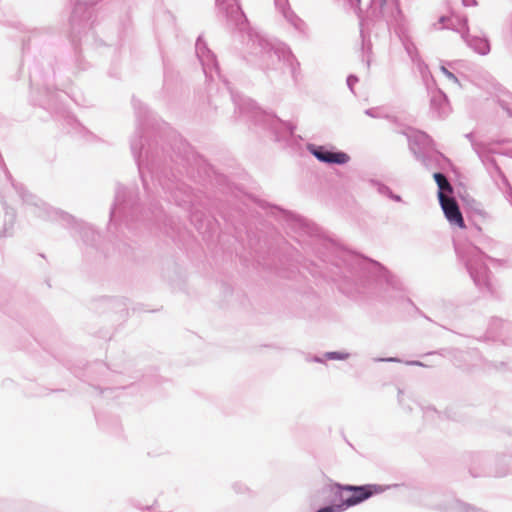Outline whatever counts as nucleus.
<instances>
[{"instance_id":"1","label":"nucleus","mask_w":512,"mask_h":512,"mask_svg":"<svg viewBox=\"0 0 512 512\" xmlns=\"http://www.w3.org/2000/svg\"><path fill=\"white\" fill-rule=\"evenodd\" d=\"M137 127L130 140V148L141 179L144 200L137 188L117 183L114 202L110 208L108 230L119 231L122 226L133 230L138 224L154 223L165 226L172 224L159 205L154 191L155 182L175 205L188 212L190 222L201 233L206 212H209L208 198L201 191L178 178L172 164L182 167L189 179L204 184L212 172L211 166L190 144L175 131L169 130L164 141L154 127L151 112L139 99L132 98Z\"/></svg>"},{"instance_id":"2","label":"nucleus","mask_w":512,"mask_h":512,"mask_svg":"<svg viewBox=\"0 0 512 512\" xmlns=\"http://www.w3.org/2000/svg\"><path fill=\"white\" fill-rule=\"evenodd\" d=\"M271 213L283 220L287 226L303 239V250L311 252L327 265L333 280L342 278L347 282L363 286L375 283L386 285L397 293L403 284L380 262L349 251L320 233L319 227L291 211L277 205L270 206Z\"/></svg>"},{"instance_id":"3","label":"nucleus","mask_w":512,"mask_h":512,"mask_svg":"<svg viewBox=\"0 0 512 512\" xmlns=\"http://www.w3.org/2000/svg\"><path fill=\"white\" fill-rule=\"evenodd\" d=\"M195 52L206 78L208 104L215 111L224 103L231 102L235 112L269 131L276 142L288 141L294 135L296 127L291 122L262 110L254 100L233 92L228 80L220 73L215 53L209 49L202 35L196 39Z\"/></svg>"},{"instance_id":"4","label":"nucleus","mask_w":512,"mask_h":512,"mask_svg":"<svg viewBox=\"0 0 512 512\" xmlns=\"http://www.w3.org/2000/svg\"><path fill=\"white\" fill-rule=\"evenodd\" d=\"M216 7L227 24L239 31H247L248 61L262 70H274L280 63L290 69L293 81L300 77V62L291 49L284 43L269 39L264 34L249 28L246 14L241 8L240 0H216Z\"/></svg>"},{"instance_id":"5","label":"nucleus","mask_w":512,"mask_h":512,"mask_svg":"<svg viewBox=\"0 0 512 512\" xmlns=\"http://www.w3.org/2000/svg\"><path fill=\"white\" fill-rule=\"evenodd\" d=\"M409 149L414 157L428 170L438 169L433 173L437 184L438 201L445 199L444 193H452L453 187L442 171L451 167V161L435 146L434 140L424 131L409 128L404 132Z\"/></svg>"},{"instance_id":"6","label":"nucleus","mask_w":512,"mask_h":512,"mask_svg":"<svg viewBox=\"0 0 512 512\" xmlns=\"http://www.w3.org/2000/svg\"><path fill=\"white\" fill-rule=\"evenodd\" d=\"M55 75L52 58L35 59L29 64L30 101L51 115L62 112L60 95L52 89Z\"/></svg>"},{"instance_id":"7","label":"nucleus","mask_w":512,"mask_h":512,"mask_svg":"<svg viewBox=\"0 0 512 512\" xmlns=\"http://www.w3.org/2000/svg\"><path fill=\"white\" fill-rule=\"evenodd\" d=\"M459 261L465 266L475 286L484 294L494 296L497 293V281L487 266L486 261L498 262L484 253L479 247L470 243H454Z\"/></svg>"},{"instance_id":"8","label":"nucleus","mask_w":512,"mask_h":512,"mask_svg":"<svg viewBox=\"0 0 512 512\" xmlns=\"http://www.w3.org/2000/svg\"><path fill=\"white\" fill-rule=\"evenodd\" d=\"M390 485L381 484H342L334 483L329 490L333 493L334 500L338 503H330L318 508L315 512H344L367 501L371 497L381 494L390 489Z\"/></svg>"},{"instance_id":"9","label":"nucleus","mask_w":512,"mask_h":512,"mask_svg":"<svg viewBox=\"0 0 512 512\" xmlns=\"http://www.w3.org/2000/svg\"><path fill=\"white\" fill-rule=\"evenodd\" d=\"M497 152L492 149V152H488L486 155H482L480 161L485 167L491 180L497 186V188L504 194L505 198L512 204V186L506 177L505 173L494 158V154Z\"/></svg>"},{"instance_id":"10","label":"nucleus","mask_w":512,"mask_h":512,"mask_svg":"<svg viewBox=\"0 0 512 512\" xmlns=\"http://www.w3.org/2000/svg\"><path fill=\"white\" fill-rule=\"evenodd\" d=\"M307 151L319 162L327 165H345L350 161V156L332 145H317L308 143Z\"/></svg>"},{"instance_id":"11","label":"nucleus","mask_w":512,"mask_h":512,"mask_svg":"<svg viewBox=\"0 0 512 512\" xmlns=\"http://www.w3.org/2000/svg\"><path fill=\"white\" fill-rule=\"evenodd\" d=\"M461 25V38L465 44L472 49L475 53L485 56L491 51V44L487 36L472 35L469 31L468 18L463 17L460 20Z\"/></svg>"},{"instance_id":"12","label":"nucleus","mask_w":512,"mask_h":512,"mask_svg":"<svg viewBox=\"0 0 512 512\" xmlns=\"http://www.w3.org/2000/svg\"><path fill=\"white\" fill-rule=\"evenodd\" d=\"M430 115L433 119H446L451 113V106L448 96L437 86L430 88Z\"/></svg>"},{"instance_id":"13","label":"nucleus","mask_w":512,"mask_h":512,"mask_svg":"<svg viewBox=\"0 0 512 512\" xmlns=\"http://www.w3.org/2000/svg\"><path fill=\"white\" fill-rule=\"evenodd\" d=\"M447 221L460 229L465 228V221L457 201L453 197H448L439 201Z\"/></svg>"},{"instance_id":"14","label":"nucleus","mask_w":512,"mask_h":512,"mask_svg":"<svg viewBox=\"0 0 512 512\" xmlns=\"http://www.w3.org/2000/svg\"><path fill=\"white\" fill-rule=\"evenodd\" d=\"M54 33L51 28H35L29 31L27 37L22 40V65L26 62H29L28 52L31 50L32 46L39 45L46 37L52 35Z\"/></svg>"},{"instance_id":"15","label":"nucleus","mask_w":512,"mask_h":512,"mask_svg":"<svg viewBox=\"0 0 512 512\" xmlns=\"http://www.w3.org/2000/svg\"><path fill=\"white\" fill-rule=\"evenodd\" d=\"M71 44L72 54L66 60L68 70H70L73 74L89 70L92 65L83 55L81 45L75 39H72Z\"/></svg>"},{"instance_id":"16","label":"nucleus","mask_w":512,"mask_h":512,"mask_svg":"<svg viewBox=\"0 0 512 512\" xmlns=\"http://www.w3.org/2000/svg\"><path fill=\"white\" fill-rule=\"evenodd\" d=\"M62 118L63 126L67 129L68 133L86 141H92L96 138V136L83 126L74 115L63 112Z\"/></svg>"},{"instance_id":"17","label":"nucleus","mask_w":512,"mask_h":512,"mask_svg":"<svg viewBox=\"0 0 512 512\" xmlns=\"http://www.w3.org/2000/svg\"><path fill=\"white\" fill-rule=\"evenodd\" d=\"M434 508L443 512H485L484 510L469 503H465L452 495H449L444 503L436 504Z\"/></svg>"},{"instance_id":"18","label":"nucleus","mask_w":512,"mask_h":512,"mask_svg":"<svg viewBox=\"0 0 512 512\" xmlns=\"http://www.w3.org/2000/svg\"><path fill=\"white\" fill-rule=\"evenodd\" d=\"M494 99L506 115L512 119V92L499 86L495 89Z\"/></svg>"},{"instance_id":"19","label":"nucleus","mask_w":512,"mask_h":512,"mask_svg":"<svg viewBox=\"0 0 512 512\" xmlns=\"http://www.w3.org/2000/svg\"><path fill=\"white\" fill-rule=\"evenodd\" d=\"M276 7L280 10L285 19L297 30L301 29L303 21L289 7L287 0H274Z\"/></svg>"},{"instance_id":"20","label":"nucleus","mask_w":512,"mask_h":512,"mask_svg":"<svg viewBox=\"0 0 512 512\" xmlns=\"http://www.w3.org/2000/svg\"><path fill=\"white\" fill-rule=\"evenodd\" d=\"M465 138L467 140H469V142L471 143L472 149L477 154L479 159L482 157V155H486L488 152H492V149H493L491 147L492 143L502 144V143L506 142L505 140L491 141V142L477 141L474 138L473 132H469V133L465 134Z\"/></svg>"},{"instance_id":"21","label":"nucleus","mask_w":512,"mask_h":512,"mask_svg":"<svg viewBox=\"0 0 512 512\" xmlns=\"http://www.w3.org/2000/svg\"><path fill=\"white\" fill-rule=\"evenodd\" d=\"M418 70L421 74L422 80L427 88V91H430V88L436 86V82L432 76V74L429 71L428 65L420 59H418L416 62Z\"/></svg>"},{"instance_id":"22","label":"nucleus","mask_w":512,"mask_h":512,"mask_svg":"<svg viewBox=\"0 0 512 512\" xmlns=\"http://www.w3.org/2000/svg\"><path fill=\"white\" fill-rule=\"evenodd\" d=\"M387 0H371L369 6V15L374 19L384 17V8Z\"/></svg>"},{"instance_id":"23","label":"nucleus","mask_w":512,"mask_h":512,"mask_svg":"<svg viewBox=\"0 0 512 512\" xmlns=\"http://www.w3.org/2000/svg\"><path fill=\"white\" fill-rule=\"evenodd\" d=\"M0 196H1V202H2V205H3V209L5 211V228H4V232H6L8 230L7 225H10V227L13 226L15 218H16V212H15V210L12 207H9L7 205V201L5 199V196L2 194V191H0Z\"/></svg>"},{"instance_id":"24","label":"nucleus","mask_w":512,"mask_h":512,"mask_svg":"<svg viewBox=\"0 0 512 512\" xmlns=\"http://www.w3.org/2000/svg\"><path fill=\"white\" fill-rule=\"evenodd\" d=\"M403 46L405 48L406 53L408 54V56L410 57V59L413 62H416L418 59H420L418 49L412 41H410V40L403 41Z\"/></svg>"},{"instance_id":"25","label":"nucleus","mask_w":512,"mask_h":512,"mask_svg":"<svg viewBox=\"0 0 512 512\" xmlns=\"http://www.w3.org/2000/svg\"><path fill=\"white\" fill-rule=\"evenodd\" d=\"M370 184L376 188L377 192L381 194L382 196H385L389 198V195L392 193V190L389 186L382 183L381 181L377 179H371Z\"/></svg>"},{"instance_id":"26","label":"nucleus","mask_w":512,"mask_h":512,"mask_svg":"<svg viewBox=\"0 0 512 512\" xmlns=\"http://www.w3.org/2000/svg\"><path fill=\"white\" fill-rule=\"evenodd\" d=\"M20 503H14L8 499L0 498V512H17L16 508Z\"/></svg>"},{"instance_id":"27","label":"nucleus","mask_w":512,"mask_h":512,"mask_svg":"<svg viewBox=\"0 0 512 512\" xmlns=\"http://www.w3.org/2000/svg\"><path fill=\"white\" fill-rule=\"evenodd\" d=\"M324 358L327 360L342 361L349 358V353L343 351H329L324 353Z\"/></svg>"},{"instance_id":"28","label":"nucleus","mask_w":512,"mask_h":512,"mask_svg":"<svg viewBox=\"0 0 512 512\" xmlns=\"http://www.w3.org/2000/svg\"><path fill=\"white\" fill-rule=\"evenodd\" d=\"M469 472L470 474L473 476V477H479V476H487V475H493L495 477H502V476H505L507 474V470L503 469L501 471H495L494 473L492 472H487V471H482V472H476L475 471V468L474 467H471L469 469Z\"/></svg>"},{"instance_id":"29","label":"nucleus","mask_w":512,"mask_h":512,"mask_svg":"<svg viewBox=\"0 0 512 512\" xmlns=\"http://www.w3.org/2000/svg\"><path fill=\"white\" fill-rule=\"evenodd\" d=\"M115 249H117V250H118L119 255H120V256H122V257L129 258V257H130V255H131V253H130L131 248H130V246H129L127 243H125V242H123V243H118V244L116 245V248H115Z\"/></svg>"},{"instance_id":"30","label":"nucleus","mask_w":512,"mask_h":512,"mask_svg":"<svg viewBox=\"0 0 512 512\" xmlns=\"http://www.w3.org/2000/svg\"><path fill=\"white\" fill-rule=\"evenodd\" d=\"M232 488L235 491V493H237V494H247L250 492L249 487L245 483H242V482L233 483Z\"/></svg>"},{"instance_id":"31","label":"nucleus","mask_w":512,"mask_h":512,"mask_svg":"<svg viewBox=\"0 0 512 512\" xmlns=\"http://www.w3.org/2000/svg\"><path fill=\"white\" fill-rule=\"evenodd\" d=\"M359 81V78L358 76H356L355 74H349L347 76V79H346V83H347V86L349 88V90L355 95V91H354V86L355 84H357Z\"/></svg>"},{"instance_id":"32","label":"nucleus","mask_w":512,"mask_h":512,"mask_svg":"<svg viewBox=\"0 0 512 512\" xmlns=\"http://www.w3.org/2000/svg\"><path fill=\"white\" fill-rule=\"evenodd\" d=\"M440 70L449 80L453 81L456 84H459V79L457 78V76L450 70H448L445 65H441Z\"/></svg>"},{"instance_id":"33","label":"nucleus","mask_w":512,"mask_h":512,"mask_svg":"<svg viewBox=\"0 0 512 512\" xmlns=\"http://www.w3.org/2000/svg\"><path fill=\"white\" fill-rule=\"evenodd\" d=\"M349 6L350 8H352L357 14L358 16L360 17V3H361V0H344Z\"/></svg>"},{"instance_id":"34","label":"nucleus","mask_w":512,"mask_h":512,"mask_svg":"<svg viewBox=\"0 0 512 512\" xmlns=\"http://www.w3.org/2000/svg\"><path fill=\"white\" fill-rule=\"evenodd\" d=\"M364 113H365L367 116L371 117V118H380V117H381V115H380V113H379V110H378V108H376V107L368 108V109H366V110L364 111Z\"/></svg>"},{"instance_id":"35","label":"nucleus","mask_w":512,"mask_h":512,"mask_svg":"<svg viewBox=\"0 0 512 512\" xmlns=\"http://www.w3.org/2000/svg\"><path fill=\"white\" fill-rule=\"evenodd\" d=\"M394 2V5H395V14H393V18L394 20H398V18H402L403 14H402V11L400 9V6H399V1L398 0H393Z\"/></svg>"},{"instance_id":"36","label":"nucleus","mask_w":512,"mask_h":512,"mask_svg":"<svg viewBox=\"0 0 512 512\" xmlns=\"http://www.w3.org/2000/svg\"><path fill=\"white\" fill-rule=\"evenodd\" d=\"M376 362H393V363H401L402 360L398 357H384V358H376Z\"/></svg>"},{"instance_id":"37","label":"nucleus","mask_w":512,"mask_h":512,"mask_svg":"<svg viewBox=\"0 0 512 512\" xmlns=\"http://www.w3.org/2000/svg\"><path fill=\"white\" fill-rule=\"evenodd\" d=\"M327 359L324 358V354L322 356L313 355L309 358H307V361L315 362V363H325Z\"/></svg>"},{"instance_id":"38","label":"nucleus","mask_w":512,"mask_h":512,"mask_svg":"<svg viewBox=\"0 0 512 512\" xmlns=\"http://www.w3.org/2000/svg\"><path fill=\"white\" fill-rule=\"evenodd\" d=\"M493 324H495V325H500L502 330H506V329H508V327L510 326V323H509V322H507V321H503V320H501V319H496V320H494V321H493Z\"/></svg>"},{"instance_id":"39","label":"nucleus","mask_w":512,"mask_h":512,"mask_svg":"<svg viewBox=\"0 0 512 512\" xmlns=\"http://www.w3.org/2000/svg\"><path fill=\"white\" fill-rule=\"evenodd\" d=\"M405 364L409 365V366H420V367L425 366V364L419 360H409V361H406Z\"/></svg>"},{"instance_id":"40","label":"nucleus","mask_w":512,"mask_h":512,"mask_svg":"<svg viewBox=\"0 0 512 512\" xmlns=\"http://www.w3.org/2000/svg\"><path fill=\"white\" fill-rule=\"evenodd\" d=\"M462 4L466 7H474L477 6V0H462Z\"/></svg>"},{"instance_id":"41","label":"nucleus","mask_w":512,"mask_h":512,"mask_svg":"<svg viewBox=\"0 0 512 512\" xmlns=\"http://www.w3.org/2000/svg\"><path fill=\"white\" fill-rule=\"evenodd\" d=\"M388 199H390L392 201H395V202H402V197L399 194H395L393 191L389 195Z\"/></svg>"},{"instance_id":"42","label":"nucleus","mask_w":512,"mask_h":512,"mask_svg":"<svg viewBox=\"0 0 512 512\" xmlns=\"http://www.w3.org/2000/svg\"><path fill=\"white\" fill-rule=\"evenodd\" d=\"M101 0H85V5L87 6H94L97 3H99Z\"/></svg>"},{"instance_id":"43","label":"nucleus","mask_w":512,"mask_h":512,"mask_svg":"<svg viewBox=\"0 0 512 512\" xmlns=\"http://www.w3.org/2000/svg\"><path fill=\"white\" fill-rule=\"evenodd\" d=\"M360 35H361V38H362V42H363V49L365 48V34H364V29L363 27L361 28L360 30Z\"/></svg>"},{"instance_id":"44","label":"nucleus","mask_w":512,"mask_h":512,"mask_svg":"<svg viewBox=\"0 0 512 512\" xmlns=\"http://www.w3.org/2000/svg\"><path fill=\"white\" fill-rule=\"evenodd\" d=\"M477 460L479 462H486V457H484L483 455H477Z\"/></svg>"},{"instance_id":"45","label":"nucleus","mask_w":512,"mask_h":512,"mask_svg":"<svg viewBox=\"0 0 512 512\" xmlns=\"http://www.w3.org/2000/svg\"><path fill=\"white\" fill-rule=\"evenodd\" d=\"M402 394H403L402 390H401V389H399V390H398V401H399V403H400V404L402 403V400H401V395H402Z\"/></svg>"},{"instance_id":"46","label":"nucleus","mask_w":512,"mask_h":512,"mask_svg":"<svg viewBox=\"0 0 512 512\" xmlns=\"http://www.w3.org/2000/svg\"><path fill=\"white\" fill-rule=\"evenodd\" d=\"M477 212L481 215V216H485L486 215V212L483 211V210H477Z\"/></svg>"},{"instance_id":"47","label":"nucleus","mask_w":512,"mask_h":512,"mask_svg":"<svg viewBox=\"0 0 512 512\" xmlns=\"http://www.w3.org/2000/svg\"><path fill=\"white\" fill-rule=\"evenodd\" d=\"M439 20H440V22H444L446 20V17L445 16H441Z\"/></svg>"},{"instance_id":"48","label":"nucleus","mask_w":512,"mask_h":512,"mask_svg":"<svg viewBox=\"0 0 512 512\" xmlns=\"http://www.w3.org/2000/svg\"><path fill=\"white\" fill-rule=\"evenodd\" d=\"M407 303L411 304V305H414L413 302L411 301V299L407 298L405 299Z\"/></svg>"},{"instance_id":"49","label":"nucleus","mask_w":512,"mask_h":512,"mask_svg":"<svg viewBox=\"0 0 512 512\" xmlns=\"http://www.w3.org/2000/svg\"><path fill=\"white\" fill-rule=\"evenodd\" d=\"M366 64H367V68H369V66H370V60L369 59H367Z\"/></svg>"},{"instance_id":"50","label":"nucleus","mask_w":512,"mask_h":512,"mask_svg":"<svg viewBox=\"0 0 512 512\" xmlns=\"http://www.w3.org/2000/svg\"><path fill=\"white\" fill-rule=\"evenodd\" d=\"M501 154H502V155H509V156H511V157H512V154H510V153H501Z\"/></svg>"},{"instance_id":"51","label":"nucleus","mask_w":512,"mask_h":512,"mask_svg":"<svg viewBox=\"0 0 512 512\" xmlns=\"http://www.w3.org/2000/svg\"><path fill=\"white\" fill-rule=\"evenodd\" d=\"M501 154H502V155H509V156H511V157H512V154H510V153H501Z\"/></svg>"},{"instance_id":"52","label":"nucleus","mask_w":512,"mask_h":512,"mask_svg":"<svg viewBox=\"0 0 512 512\" xmlns=\"http://www.w3.org/2000/svg\"><path fill=\"white\" fill-rule=\"evenodd\" d=\"M360 25L363 26V19L360 20Z\"/></svg>"}]
</instances>
